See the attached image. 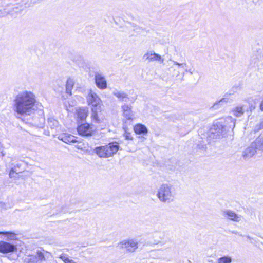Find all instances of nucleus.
Here are the masks:
<instances>
[{"label":"nucleus","mask_w":263,"mask_h":263,"mask_svg":"<svg viewBox=\"0 0 263 263\" xmlns=\"http://www.w3.org/2000/svg\"><path fill=\"white\" fill-rule=\"evenodd\" d=\"M35 95L31 91L23 90L13 96V110L21 116H30L36 110Z\"/></svg>","instance_id":"obj_1"},{"label":"nucleus","mask_w":263,"mask_h":263,"mask_svg":"<svg viewBox=\"0 0 263 263\" xmlns=\"http://www.w3.org/2000/svg\"><path fill=\"white\" fill-rule=\"evenodd\" d=\"M235 119L228 116L225 118L224 123L219 121L214 123L210 129L209 138L215 140L222 138L230 129L235 127Z\"/></svg>","instance_id":"obj_2"},{"label":"nucleus","mask_w":263,"mask_h":263,"mask_svg":"<svg viewBox=\"0 0 263 263\" xmlns=\"http://www.w3.org/2000/svg\"><path fill=\"white\" fill-rule=\"evenodd\" d=\"M87 102L89 105L91 106V118L96 123H99V114L101 111V101L98 95L90 90L87 97Z\"/></svg>","instance_id":"obj_3"},{"label":"nucleus","mask_w":263,"mask_h":263,"mask_svg":"<svg viewBox=\"0 0 263 263\" xmlns=\"http://www.w3.org/2000/svg\"><path fill=\"white\" fill-rule=\"evenodd\" d=\"M175 195V187L170 184L165 183L159 188L157 196L161 202L168 203L173 201Z\"/></svg>","instance_id":"obj_4"},{"label":"nucleus","mask_w":263,"mask_h":263,"mask_svg":"<svg viewBox=\"0 0 263 263\" xmlns=\"http://www.w3.org/2000/svg\"><path fill=\"white\" fill-rule=\"evenodd\" d=\"M119 149V144L110 143L104 146H98L95 148V152L100 158H108L115 154Z\"/></svg>","instance_id":"obj_5"},{"label":"nucleus","mask_w":263,"mask_h":263,"mask_svg":"<svg viewBox=\"0 0 263 263\" xmlns=\"http://www.w3.org/2000/svg\"><path fill=\"white\" fill-rule=\"evenodd\" d=\"M257 150H262L261 146L257 143V138L251 145L246 148L242 153V157L245 160H248L253 157L256 153Z\"/></svg>","instance_id":"obj_6"},{"label":"nucleus","mask_w":263,"mask_h":263,"mask_svg":"<svg viewBox=\"0 0 263 263\" xmlns=\"http://www.w3.org/2000/svg\"><path fill=\"white\" fill-rule=\"evenodd\" d=\"M222 216L227 219L235 222H240L243 216L236 213L234 211L230 209H224L221 211Z\"/></svg>","instance_id":"obj_7"},{"label":"nucleus","mask_w":263,"mask_h":263,"mask_svg":"<svg viewBox=\"0 0 263 263\" xmlns=\"http://www.w3.org/2000/svg\"><path fill=\"white\" fill-rule=\"evenodd\" d=\"M122 249H126V252L133 253L138 248V242L133 239L123 241L119 243Z\"/></svg>","instance_id":"obj_8"},{"label":"nucleus","mask_w":263,"mask_h":263,"mask_svg":"<svg viewBox=\"0 0 263 263\" xmlns=\"http://www.w3.org/2000/svg\"><path fill=\"white\" fill-rule=\"evenodd\" d=\"M16 251L17 248L15 245L6 241H0V253L7 254Z\"/></svg>","instance_id":"obj_9"},{"label":"nucleus","mask_w":263,"mask_h":263,"mask_svg":"<svg viewBox=\"0 0 263 263\" xmlns=\"http://www.w3.org/2000/svg\"><path fill=\"white\" fill-rule=\"evenodd\" d=\"M143 59L148 62H158L161 63H163L164 59L161 56L157 53H156L153 51H150L144 54Z\"/></svg>","instance_id":"obj_10"},{"label":"nucleus","mask_w":263,"mask_h":263,"mask_svg":"<svg viewBox=\"0 0 263 263\" xmlns=\"http://www.w3.org/2000/svg\"><path fill=\"white\" fill-rule=\"evenodd\" d=\"M77 130L80 135L84 137H89L92 135V128L88 123L81 124L77 128Z\"/></svg>","instance_id":"obj_11"},{"label":"nucleus","mask_w":263,"mask_h":263,"mask_svg":"<svg viewBox=\"0 0 263 263\" xmlns=\"http://www.w3.org/2000/svg\"><path fill=\"white\" fill-rule=\"evenodd\" d=\"M121 109L123 116L127 120H132L133 113L132 111V106L130 104L124 103L121 106Z\"/></svg>","instance_id":"obj_12"},{"label":"nucleus","mask_w":263,"mask_h":263,"mask_svg":"<svg viewBox=\"0 0 263 263\" xmlns=\"http://www.w3.org/2000/svg\"><path fill=\"white\" fill-rule=\"evenodd\" d=\"M95 81L97 86L104 89L107 87V82L101 74L97 73L95 76Z\"/></svg>","instance_id":"obj_13"},{"label":"nucleus","mask_w":263,"mask_h":263,"mask_svg":"<svg viewBox=\"0 0 263 263\" xmlns=\"http://www.w3.org/2000/svg\"><path fill=\"white\" fill-rule=\"evenodd\" d=\"M112 94L121 102H128L130 100L128 95L123 91L115 89L113 91Z\"/></svg>","instance_id":"obj_14"},{"label":"nucleus","mask_w":263,"mask_h":263,"mask_svg":"<svg viewBox=\"0 0 263 263\" xmlns=\"http://www.w3.org/2000/svg\"><path fill=\"white\" fill-rule=\"evenodd\" d=\"M59 139L66 143L77 142L74 137L71 135L63 134L59 136Z\"/></svg>","instance_id":"obj_15"},{"label":"nucleus","mask_w":263,"mask_h":263,"mask_svg":"<svg viewBox=\"0 0 263 263\" xmlns=\"http://www.w3.org/2000/svg\"><path fill=\"white\" fill-rule=\"evenodd\" d=\"M170 61L173 63L172 66H173V68L176 69L177 71H180L181 69H183L184 71H187V65L186 62L179 63L177 61L172 60L171 59H170Z\"/></svg>","instance_id":"obj_16"},{"label":"nucleus","mask_w":263,"mask_h":263,"mask_svg":"<svg viewBox=\"0 0 263 263\" xmlns=\"http://www.w3.org/2000/svg\"><path fill=\"white\" fill-rule=\"evenodd\" d=\"M134 131L137 134H146L148 132L147 128L143 124H138L134 126Z\"/></svg>","instance_id":"obj_17"},{"label":"nucleus","mask_w":263,"mask_h":263,"mask_svg":"<svg viewBox=\"0 0 263 263\" xmlns=\"http://www.w3.org/2000/svg\"><path fill=\"white\" fill-rule=\"evenodd\" d=\"M243 105L237 106L232 109V112L234 116L236 117H240L244 114Z\"/></svg>","instance_id":"obj_18"},{"label":"nucleus","mask_w":263,"mask_h":263,"mask_svg":"<svg viewBox=\"0 0 263 263\" xmlns=\"http://www.w3.org/2000/svg\"><path fill=\"white\" fill-rule=\"evenodd\" d=\"M88 115V110L84 108H80L77 111L78 118L82 121H84Z\"/></svg>","instance_id":"obj_19"},{"label":"nucleus","mask_w":263,"mask_h":263,"mask_svg":"<svg viewBox=\"0 0 263 263\" xmlns=\"http://www.w3.org/2000/svg\"><path fill=\"white\" fill-rule=\"evenodd\" d=\"M74 82L73 79L69 78L67 79L66 84V93L71 95V90L73 88Z\"/></svg>","instance_id":"obj_20"},{"label":"nucleus","mask_w":263,"mask_h":263,"mask_svg":"<svg viewBox=\"0 0 263 263\" xmlns=\"http://www.w3.org/2000/svg\"><path fill=\"white\" fill-rule=\"evenodd\" d=\"M48 125L51 129H54L58 127V121L53 118L48 119Z\"/></svg>","instance_id":"obj_21"},{"label":"nucleus","mask_w":263,"mask_h":263,"mask_svg":"<svg viewBox=\"0 0 263 263\" xmlns=\"http://www.w3.org/2000/svg\"><path fill=\"white\" fill-rule=\"evenodd\" d=\"M232 258L229 256H223L217 259V263H231Z\"/></svg>","instance_id":"obj_22"},{"label":"nucleus","mask_w":263,"mask_h":263,"mask_svg":"<svg viewBox=\"0 0 263 263\" xmlns=\"http://www.w3.org/2000/svg\"><path fill=\"white\" fill-rule=\"evenodd\" d=\"M23 263H37V257L33 255H29L24 259Z\"/></svg>","instance_id":"obj_23"},{"label":"nucleus","mask_w":263,"mask_h":263,"mask_svg":"<svg viewBox=\"0 0 263 263\" xmlns=\"http://www.w3.org/2000/svg\"><path fill=\"white\" fill-rule=\"evenodd\" d=\"M22 172V170H18L15 167H11L9 172V177L10 178H16L17 175Z\"/></svg>","instance_id":"obj_24"},{"label":"nucleus","mask_w":263,"mask_h":263,"mask_svg":"<svg viewBox=\"0 0 263 263\" xmlns=\"http://www.w3.org/2000/svg\"><path fill=\"white\" fill-rule=\"evenodd\" d=\"M59 258L64 262V263H77L74 261L73 260L70 259L67 254H62Z\"/></svg>","instance_id":"obj_25"},{"label":"nucleus","mask_w":263,"mask_h":263,"mask_svg":"<svg viewBox=\"0 0 263 263\" xmlns=\"http://www.w3.org/2000/svg\"><path fill=\"white\" fill-rule=\"evenodd\" d=\"M169 71L173 77L178 78L180 76V71H177L173 68V66H171L169 69Z\"/></svg>","instance_id":"obj_26"},{"label":"nucleus","mask_w":263,"mask_h":263,"mask_svg":"<svg viewBox=\"0 0 263 263\" xmlns=\"http://www.w3.org/2000/svg\"><path fill=\"white\" fill-rule=\"evenodd\" d=\"M1 234L7 236L9 239H13L16 235L14 233L12 232H0Z\"/></svg>","instance_id":"obj_27"},{"label":"nucleus","mask_w":263,"mask_h":263,"mask_svg":"<svg viewBox=\"0 0 263 263\" xmlns=\"http://www.w3.org/2000/svg\"><path fill=\"white\" fill-rule=\"evenodd\" d=\"M34 256H36L37 260H39L40 262H42L45 260L44 254L40 251H37L36 252V254Z\"/></svg>","instance_id":"obj_28"},{"label":"nucleus","mask_w":263,"mask_h":263,"mask_svg":"<svg viewBox=\"0 0 263 263\" xmlns=\"http://www.w3.org/2000/svg\"><path fill=\"white\" fill-rule=\"evenodd\" d=\"M227 101L225 98H222L220 101L217 102H216L214 104L213 107L215 109L218 108V105H222L223 103H226Z\"/></svg>","instance_id":"obj_29"},{"label":"nucleus","mask_w":263,"mask_h":263,"mask_svg":"<svg viewBox=\"0 0 263 263\" xmlns=\"http://www.w3.org/2000/svg\"><path fill=\"white\" fill-rule=\"evenodd\" d=\"M257 143L261 146V149L263 150V134H261L257 138Z\"/></svg>","instance_id":"obj_30"},{"label":"nucleus","mask_w":263,"mask_h":263,"mask_svg":"<svg viewBox=\"0 0 263 263\" xmlns=\"http://www.w3.org/2000/svg\"><path fill=\"white\" fill-rule=\"evenodd\" d=\"M261 129H263V120L260 121L259 124L256 125L255 127V130L257 131L261 130Z\"/></svg>","instance_id":"obj_31"},{"label":"nucleus","mask_w":263,"mask_h":263,"mask_svg":"<svg viewBox=\"0 0 263 263\" xmlns=\"http://www.w3.org/2000/svg\"><path fill=\"white\" fill-rule=\"evenodd\" d=\"M198 146L199 149H201L203 150H204L206 148V145L205 144H198Z\"/></svg>","instance_id":"obj_32"},{"label":"nucleus","mask_w":263,"mask_h":263,"mask_svg":"<svg viewBox=\"0 0 263 263\" xmlns=\"http://www.w3.org/2000/svg\"><path fill=\"white\" fill-rule=\"evenodd\" d=\"M22 164L21 163H17L16 165H14L12 167H15L18 170H20V168L21 167Z\"/></svg>","instance_id":"obj_33"},{"label":"nucleus","mask_w":263,"mask_h":263,"mask_svg":"<svg viewBox=\"0 0 263 263\" xmlns=\"http://www.w3.org/2000/svg\"><path fill=\"white\" fill-rule=\"evenodd\" d=\"M231 233L232 234H236V235H238L239 236H241V237H242L243 235L241 234H240L237 231H231Z\"/></svg>","instance_id":"obj_34"},{"label":"nucleus","mask_w":263,"mask_h":263,"mask_svg":"<svg viewBox=\"0 0 263 263\" xmlns=\"http://www.w3.org/2000/svg\"><path fill=\"white\" fill-rule=\"evenodd\" d=\"M185 75V72H183L181 73V77L180 78H179V79L180 80V82H182L184 81V77Z\"/></svg>","instance_id":"obj_35"},{"label":"nucleus","mask_w":263,"mask_h":263,"mask_svg":"<svg viewBox=\"0 0 263 263\" xmlns=\"http://www.w3.org/2000/svg\"><path fill=\"white\" fill-rule=\"evenodd\" d=\"M260 109L261 110L263 111V100L261 101L260 104Z\"/></svg>","instance_id":"obj_36"},{"label":"nucleus","mask_w":263,"mask_h":263,"mask_svg":"<svg viewBox=\"0 0 263 263\" xmlns=\"http://www.w3.org/2000/svg\"><path fill=\"white\" fill-rule=\"evenodd\" d=\"M126 139L127 140H132V138L129 135H126Z\"/></svg>","instance_id":"obj_37"},{"label":"nucleus","mask_w":263,"mask_h":263,"mask_svg":"<svg viewBox=\"0 0 263 263\" xmlns=\"http://www.w3.org/2000/svg\"><path fill=\"white\" fill-rule=\"evenodd\" d=\"M185 71V72H189V73H190V74H192L193 73V71L191 69H188L187 68V71Z\"/></svg>","instance_id":"obj_38"},{"label":"nucleus","mask_w":263,"mask_h":263,"mask_svg":"<svg viewBox=\"0 0 263 263\" xmlns=\"http://www.w3.org/2000/svg\"><path fill=\"white\" fill-rule=\"evenodd\" d=\"M246 237L247 239H249V240H253V238L251 237L249 235H247L246 236Z\"/></svg>","instance_id":"obj_39"},{"label":"nucleus","mask_w":263,"mask_h":263,"mask_svg":"<svg viewBox=\"0 0 263 263\" xmlns=\"http://www.w3.org/2000/svg\"><path fill=\"white\" fill-rule=\"evenodd\" d=\"M0 152L2 154V157H4L5 156V154L3 153V152L2 151V149L1 151H0Z\"/></svg>","instance_id":"obj_40"},{"label":"nucleus","mask_w":263,"mask_h":263,"mask_svg":"<svg viewBox=\"0 0 263 263\" xmlns=\"http://www.w3.org/2000/svg\"><path fill=\"white\" fill-rule=\"evenodd\" d=\"M2 149V146L1 144L0 143V151H1Z\"/></svg>","instance_id":"obj_41"},{"label":"nucleus","mask_w":263,"mask_h":263,"mask_svg":"<svg viewBox=\"0 0 263 263\" xmlns=\"http://www.w3.org/2000/svg\"><path fill=\"white\" fill-rule=\"evenodd\" d=\"M208 261H209V262H212V260H208Z\"/></svg>","instance_id":"obj_42"}]
</instances>
